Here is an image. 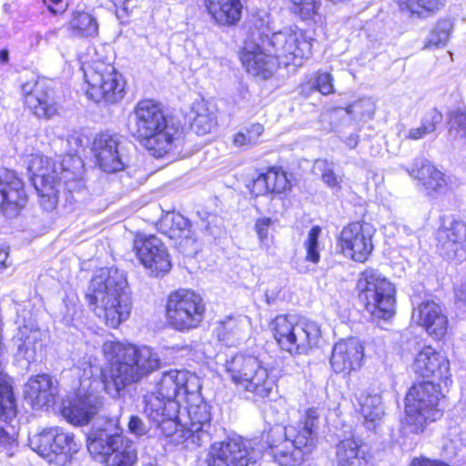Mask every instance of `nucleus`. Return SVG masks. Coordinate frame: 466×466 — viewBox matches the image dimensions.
<instances>
[{
    "label": "nucleus",
    "mask_w": 466,
    "mask_h": 466,
    "mask_svg": "<svg viewBox=\"0 0 466 466\" xmlns=\"http://www.w3.org/2000/svg\"><path fill=\"white\" fill-rule=\"evenodd\" d=\"M106 364L101 370L104 389L113 398L120 397L128 386L139 382L161 367L157 351L148 346H125L106 340L102 346Z\"/></svg>",
    "instance_id": "nucleus-1"
},
{
    "label": "nucleus",
    "mask_w": 466,
    "mask_h": 466,
    "mask_svg": "<svg viewBox=\"0 0 466 466\" xmlns=\"http://www.w3.org/2000/svg\"><path fill=\"white\" fill-rule=\"evenodd\" d=\"M268 45L272 48V51L267 50L268 54L265 46L247 42L240 56L248 73L261 79L271 77L279 63L300 66L302 59L310 53L309 42L300 31L291 28L274 33Z\"/></svg>",
    "instance_id": "nucleus-2"
},
{
    "label": "nucleus",
    "mask_w": 466,
    "mask_h": 466,
    "mask_svg": "<svg viewBox=\"0 0 466 466\" xmlns=\"http://www.w3.org/2000/svg\"><path fill=\"white\" fill-rule=\"evenodd\" d=\"M198 379L182 370L164 372L157 383V391L144 395V413L164 436L176 431L180 400H187L199 390Z\"/></svg>",
    "instance_id": "nucleus-3"
},
{
    "label": "nucleus",
    "mask_w": 466,
    "mask_h": 466,
    "mask_svg": "<svg viewBox=\"0 0 466 466\" xmlns=\"http://www.w3.org/2000/svg\"><path fill=\"white\" fill-rule=\"evenodd\" d=\"M129 130L156 157L170 152L182 137L181 126L168 119L161 105L152 99L137 104L129 116Z\"/></svg>",
    "instance_id": "nucleus-4"
},
{
    "label": "nucleus",
    "mask_w": 466,
    "mask_h": 466,
    "mask_svg": "<svg viewBox=\"0 0 466 466\" xmlns=\"http://www.w3.org/2000/svg\"><path fill=\"white\" fill-rule=\"evenodd\" d=\"M319 416L316 409H309L303 422L269 430L266 441L276 462L295 466L306 461L317 444Z\"/></svg>",
    "instance_id": "nucleus-5"
},
{
    "label": "nucleus",
    "mask_w": 466,
    "mask_h": 466,
    "mask_svg": "<svg viewBox=\"0 0 466 466\" xmlns=\"http://www.w3.org/2000/svg\"><path fill=\"white\" fill-rule=\"evenodd\" d=\"M127 279L117 268H101L92 278L86 297L99 317L106 323L116 328L126 320L131 309V300L127 291Z\"/></svg>",
    "instance_id": "nucleus-6"
},
{
    "label": "nucleus",
    "mask_w": 466,
    "mask_h": 466,
    "mask_svg": "<svg viewBox=\"0 0 466 466\" xmlns=\"http://www.w3.org/2000/svg\"><path fill=\"white\" fill-rule=\"evenodd\" d=\"M224 367L231 382L248 400L265 401L276 387L268 369L253 354L236 353L226 360Z\"/></svg>",
    "instance_id": "nucleus-7"
},
{
    "label": "nucleus",
    "mask_w": 466,
    "mask_h": 466,
    "mask_svg": "<svg viewBox=\"0 0 466 466\" xmlns=\"http://www.w3.org/2000/svg\"><path fill=\"white\" fill-rule=\"evenodd\" d=\"M119 418L106 419L105 426H93L87 435V450L94 457L107 459L108 466H133L137 450L130 440L118 432Z\"/></svg>",
    "instance_id": "nucleus-8"
},
{
    "label": "nucleus",
    "mask_w": 466,
    "mask_h": 466,
    "mask_svg": "<svg viewBox=\"0 0 466 466\" xmlns=\"http://www.w3.org/2000/svg\"><path fill=\"white\" fill-rule=\"evenodd\" d=\"M186 413H177L174 419L176 431L168 437L182 443L187 449H194L208 443L212 438L210 406L203 400L198 391L193 392L187 400Z\"/></svg>",
    "instance_id": "nucleus-9"
},
{
    "label": "nucleus",
    "mask_w": 466,
    "mask_h": 466,
    "mask_svg": "<svg viewBox=\"0 0 466 466\" xmlns=\"http://www.w3.org/2000/svg\"><path fill=\"white\" fill-rule=\"evenodd\" d=\"M441 397L440 384L435 381L413 385L405 398L403 429L415 434L423 432L429 423L441 417L442 411L439 407Z\"/></svg>",
    "instance_id": "nucleus-10"
},
{
    "label": "nucleus",
    "mask_w": 466,
    "mask_h": 466,
    "mask_svg": "<svg viewBox=\"0 0 466 466\" xmlns=\"http://www.w3.org/2000/svg\"><path fill=\"white\" fill-rule=\"evenodd\" d=\"M269 326L280 349L291 355L308 354L320 337V328L316 322L295 315H279Z\"/></svg>",
    "instance_id": "nucleus-11"
},
{
    "label": "nucleus",
    "mask_w": 466,
    "mask_h": 466,
    "mask_svg": "<svg viewBox=\"0 0 466 466\" xmlns=\"http://www.w3.org/2000/svg\"><path fill=\"white\" fill-rule=\"evenodd\" d=\"M359 299L375 319H389L395 314V288L381 273L367 268L360 274Z\"/></svg>",
    "instance_id": "nucleus-12"
},
{
    "label": "nucleus",
    "mask_w": 466,
    "mask_h": 466,
    "mask_svg": "<svg viewBox=\"0 0 466 466\" xmlns=\"http://www.w3.org/2000/svg\"><path fill=\"white\" fill-rule=\"evenodd\" d=\"M88 87L86 96L96 104H116L125 93V81L116 67L105 61L96 60L83 66Z\"/></svg>",
    "instance_id": "nucleus-13"
},
{
    "label": "nucleus",
    "mask_w": 466,
    "mask_h": 466,
    "mask_svg": "<svg viewBox=\"0 0 466 466\" xmlns=\"http://www.w3.org/2000/svg\"><path fill=\"white\" fill-rule=\"evenodd\" d=\"M27 170L38 194L39 204L46 211L53 210L58 203L60 180L66 177L68 170L62 165L56 167L51 158L39 154L30 156Z\"/></svg>",
    "instance_id": "nucleus-14"
},
{
    "label": "nucleus",
    "mask_w": 466,
    "mask_h": 466,
    "mask_svg": "<svg viewBox=\"0 0 466 466\" xmlns=\"http://www.w3.org/2000/svg\"><path fill=\"white\" fill-rule=\"evenodd\" d=\"M167 318L177 330L197 328L203 320L205 304L201 296L193 290L180 289L167 299Z\"/></svg>",
    "instance_id": "nucleus-15"
},
{
    "label": "nucleus",
    "mask_w": 466,
    "mask_h": 466,
    "mask_svg": "<svg viewBox=\"0 0 466 466\" xmlns=\"http://www.w3.org/2000/svg\"><path fill=\"white\" fill-rule=\"evenodd\" d=\"M30 447L40 456L50 461L56 459L58 463H66L79 450L80 445L70 433L60 427L45 429L29 438Z\"/></svg>",
    "instance_id": "nucleus-16"
},
{
    "label": "nucleus",
    "mask_w": 466,
    "mask_h": 466,
    "mask_svg": "<svg viewBox=\"0 0 466 466\" xmlns=\"http://www.w3.org/2000/svg\"><path fill=\"white\" fill-rule=\"evenodd\" d=\"M260 452L235 435L211 446L209 466H254Z\"/></svg>",
    "instance_id": "nucleus-17"
},
{
    "label": "nucleus",
    "mask_w": 466,
    "mask_h": 466,
    "mask_svg": "<svg viewBox=\"0 0 466 466\" xmlns=\"http://www.w3.org/2000/svg\"><path fill=\"white\" fill-rule=\"evenodd\" d=\"M373 227L365 222H353L340 232L338 247L341 253L357 262H365L373 249Z\"/></svg>",
    "instance_id": "nucleus-18"
},
{
    "label": "nucleus",
    "mask_w": 466,
    "mask_h": 466,
    "mask_svg": "<svg viewBox=\"0 0 466 466\" xmlns=\"http://www.w3.org/2000/svg\"><path fill=\"white\" fill-rule=\"evenodd\" d=\"M437 247L448 260L461 262L466 258V223L461 219L444 220L436 232Z\"/></svg>",
    "instance_id": "nucleus-19"
},
{
    "label": "nucleus",
    "mask_w": 466,
    "mask_h": 466,
    "mask_svg": "<svg viewBox=\"0 0 466 466\" xmlns=\"http://www.w3.org/2000/svg\"><path fill=\"white\" fill-rule=\"evenodd\" d=\"M103 407V399L92 389L77 390L63 404L62 415L74 425L87 424Z\"/></svg>",
    "instance_id": "nucleus-20"
},
{
    "label": "nucleus",
    "mask_w": 466,
    "mask_h": 466,
    "mask_svg": "<svg viewBox=\"0 0 466 466\" xmlns=\"http://www.w3.org/2000/svg\"><path fill=\"white\" fill-rule=\"evenodd\" d=\"M122 144V137L117 134L101 133L95 137L92 150L102 170L115 173L124 169L127 157Z\"/></svg>",
    "instance_id": "nucleus-21"
},
{
    "label": "nucleus",
    "mask_w": 466,
    "mask_h": 466,
    "mask_svg": "<svg viewBox=\"0 0 466 466\" xmlns=\"http://www.w3.org/2000/svg\"><path fill=\"white\" fill-rule=\"evenodd\" d=\"M134 248L139 261L152 275L158 277L171 268V260L163 242L156 236L138 237L134 241Z\"/></svg>",
    "instance_id": "nucleus-22"
},
{
    "label": "nucleus",
    "mask_w": 466,
    "mask_h": 466,
    "mask_svg": "<svg viewBox=\"0 0 466 466\" xmlns=\"http://www.w3.org/2000/svg\"><path fill=\"white\" fill-rule=\"evenodd\" d=\"M22 93L25 104L30 111L40 118L49 119L56 115L57 104L54 90L44 79L23 84Z\"/></svg>",
    "instance_id": "nucleus-23"
},
{
    "label": "nucleus",
    "mask_w": 466,
    "mask_h": 466,
    "mask_svg": "<svg viewBox=\"0 0 466 466\" xmlns=\"http://www.w3.org/2000/svg\"><path fill=\"white\" fill-rule=\"evenodd\" d=\"M27 196L24 183L12 170L0 173V208L7 218L16 217L25 206Z\"/></svg>",
    "instance_id": "nucleus-24"
},
{
    "label": "nucleus",
    "mask_w": 466,
    "mask_h": 466,
    "mask_svg": "<svg viewBox=\"0 0 466 466\" xmlns=\"http://www.w3.org/2000/svg\"><path fill=\"white\" fill-rule=\"evenodd\" d=\"M416 373L431 381L444 382L450 378V363L445 356L436 351L432 347H424L416 356L413 362Z\"/></svg>",
    "instance_id": "nucleus-25"
},
{
    "label": "nucleus",
    "mask_w": 466,
    "mask_h": 466,
    "mask_svg": "<svg viewBox=\"0 0 466 466\" xmlns=\"http://www.w3.org/2000/svg\"><path fill=\"white\" fill-rule=\"evenodd\" d=\"M364 358V346L360 339L340 340L333 347L330 365L336 373H350L359 370Z\"/></svg>",
    "instance_id": "nucleus-26"
},
{
    "label": "nucleus",
    "mask_w": 466,
    "mask_h": 466,
    "mask_svg": "<svg viewBox=\"0 0 466 466\" xmlns=\"http://www.w3.org/2000/svg\"><path fill=\"white\" fill-rule=\"evenodd\" d=\"M11 342L15 356L30 363L35 360L36 352L42 348L41 330L35 322L30 319L23 325H18Z\"/></svg>",
    "instance_id": "nucleus-27"
},
{
    "label": "nucleus",
    "mask_w": 466,
    "mask_h": 466,
    "mask_svg": "<svg viewBox=\"0 0 466 466\" xmlns=\"http://www.w3.org/2000/svg\"><path fill=\"white\" fill-rule=\"evenodd\" d=\"M412 319L437 339L442 338L448 329V318L441 306L432 300L421 302L412 313Z\"/></svg>",
    "instance_id": "nucleus-28"
},
{
    "label": "nucleus",
    "mask_w": 466,
    "mask_h": 466,
    "mask_svg": "<svg viewBox=\"0 0 466 466\" xmlns=\"http://www.w3.org/2000/svg\"><path fill=\"white\" fill-rule=\"evenodd\" d=\"M408 173L420 182L425 193L430 197H437L447 188L445 175L437 169L424 157H417Z\"/></svg>",
    "instance_id": "nucleus-29"
},
{
    "label": "nucleus",
    "mask_w": 466,
    "mask_h": 466,
    "mask_svg": "<svg viewBox=\"0 0 466 466\" xmlns=\"http://www.w3.org/2000/svg\"><path fill=\"white\" fill-rule=\"evenodd\" d=\"M25 400L33 409L38 410L55 403L56 388L53 380L46 374L37 375L31 378L25 385Z\"/></svg>",
    "instance_id": "nucleus-30"
},
{
    "label": "nucleus",
    "mask_w": 466,
    "mask_h": 466,
    "mask_svg": "<svg viewBox=\"0 0 466 466\" xmlns=\"http://www.w3.org/2000/svg\"><path fill=\"white\" fill-rule=\"evenodd\" d=\"M360 413L364 419V424L368 430L375 429L380 422L384 410L381 397L379 394L361 392L358 397Z\"/></svg>",
    "instance_id": "nucleus-31"
},
{
    "label": "nucleus",
    "mask_w": 466,
    "mask_h": 466,
    "mask_svg": "<svg viewBox=\"0 0 466 466\" xmlns=\"http://www.w3.org/2000/svg\"><path fill=\"white\" fill-rule=\"evenodd\" d=\"M337 460L338 466H373L360 446L351 439L338 444Z\"/></svg>",
    "instance_id": "nucleus-32"
},
{
    "label": "nucleus",
    "mask_w": 466,
    "mask_h": 466,
    "mask_svg": "<svg viewBox=\"0 0 466 466\" xmlns=\"http://www.w3.org/2000/svg\"><path fill=\"white\" fill-rule=\"evenodd\" d=\"M98 22L90 13L74 11L67 23L68 31L75 36L93 38L98 35Z\"/></svg>",
    "instance_id": "nucleus-33"
},
{
    "label": "nucleus",
    "mask_w": 466,
    "mask_h": 466,
    "mask_svg": "<svg viewBox=\"0 0 466 466\" xmlns=\"http://www.w3.org/2000/svg\"><path fill=\"white\" fill-rule=\"evenodd\" d=\"M248 324L247 317H231L218 322L216 329L219 340L227 344H234L242 339V334Z\"/></svg>",
    "instance_id": "nucleus-34"
},
{
    "label": "nucleus",
    "mask_w": 466,
    "mask_h": 466,
    "mask_svg": "<svg viewBox=\"0 0 466 466\" xmlns=\"http://www.w3.org/2000/svg\"><path fill=\"white\" fill-rule=\"evenodd\" d=\"M158 227L170 238H188L189 222L181 214L167 213L160 218Z\"/></svg>",
    "instance_id": "nucleus-35"
},
{
    "label": "nucleus",
    "mask_w": 466,
    "mask_h": 466,
    "mask_svg": "<svg viewBox=\"0 0 466 466\" xmlns=\"http://www.w3.org/2000/svg\"><path fill=\"white\" fill-rule=\"evenodd\" d=\"M16 405L12 386L6 374L0 370V420L10 422L16 416Z\"/></svg>",
    "instance_id": "nucleus-36"
},
{
    "label": "nucleus",
    "mask_w": 466,
    "mask_h": 466,
    "mask_svg": "<svg viewBox=\"0 0 466 466\" xmlns=\"http://www.w3.org/2000/svg\"><path fill=\"white\" fill-rule=\"evenodd\" d=\"M191 128L199 136L211 131L216 125V116L210 112L203 100L196 101L192 105Z\"/></svg>",
    "instance_id": "nucleus-37"
},
{
    "label": "nucleus",
    "mask_w": 466,
    "mask_h": 466,
    "mask_svg": "<svg viewBox=\"0 0 466 466\" xmlns=\"http://www.w3.org/2000/svg\"><path fill=\"white\" fill-rule=\"evenodd\" d=\"M447 0H400L412 15L426 18L435 15L444 7Z\"/></svg>",
    "instance_id": "nucleus-38"
},
{
    "label": "nucleus",
    "mask_w": 466,
    "mask_h": 466,
    "mask_svg": "<svg viewBox=\"0 0 466 466\" xmlns=\"http://www.w3.org/2000/svg\"><path fill=\"white\" fill-rule=\"evenodd\" d=\"M220 13L216 14L212 20L218 25L231 26L239 22L242 15L243 5L240 0H229L221 8Z\"/></svg>",
    "instance_id": "nucleus-39"
},
{
    "label": "nucleus",
    "mask_w": 466,
    "mask_h": 466,
    "mask_svg": "<svg viewBox=\"0 0 466 466\" xmlns=\"http://www.w3.org/2000/svg\"><path fill=\"white\" fill-rule=\"evenodd\" d=\"M263 132L264 127L261 124L253 123L234 135L233 145L237 147H252L258 144V138Z\"/></svg>",
    "instance_id": "nucleus-40"
},
{
    "label": "nucleus",
    "mask_w": 466,
    "mask_h": 466,
    "mask_svg": "<svg viewBox=\"0 0 466 466\" xmlns=\"http://www.w3.org/2000/svg\"><path fill=\"white\" fill-rule=\"evenodd\" d=\"M452 28L453 25L451 20H440L428 35L427 46L438 47L445 46L450 39Z\"/></svg>",
    "instance_id": "nucleus-41"
},
{
    "label": "nucleus",
    "mask_w": 466,
    "mask_h": 466,
    "mask_svg": "<svg viewBox=\"0 0 466 466\" xmlns=\"http://www.w3.org/2000/svg\"><path fill=\"white\" fill-rule=\"evenodd\" d=\"M290 11L302 20L313 19L320 7V0H288Z\"/></svg>",
    "instance_id": "nucleus-42"
},
{
    "label": "nucleus",
    "mask_w": 466,
    "mask_h": 466,
    "mask_svg": "<svg viewBox=\"0 0 466 466\" xmlns=\"http://www.w3.org/2000/svg\"><path fill=\"white\" fill-rule=\"evenodd\" d=\"M270 193L281 194L290 188V182L286 172L279 167H270L267 172Z\"/></svg>",
    "instance_id": "nucleus-43"
},
{
    "label": "nucleus",
    "mask_w": 466,
    "mask_h": 466,
    "mask_svg": "<svg viewBox=\"0 0 466 466\" xmlns=\"http://www.w3.org/2000/svg\"><path fill=\"white\" fill-rule=\"evenodd\" d=\"M321 234V228L319 226H314L310 228L308 233L307 238L303 245L306 249V259L314 264L319 261V238Z\"/></svg>",
    "instance_id": "nucleus-44"
},
{
    "label": "nucleus",
    "mask_w": 466,
    "mask_h": 466,
    "mask_svg": "<svg viewBox=\"0 0 466 466\" xmlns=\"http://www.w3.org/2000/svg\"><path fill=\"white\" fill-rule=\"evenodd\" d=\"M348 115L360 120L371 118L375 113V105L370 98H361L345 108Z\"/></svg>",
    "instance_id": "nucleus-45"
},
{
    "label": "nucleus",
    "mask_w": 466,
    "mask_h": 466,
    "mask_svg": "<svg viewBox=\"0 0 466 466\" xmlns=\"http://www.w3.org/2000/svg\"><path fill=\"white\" fill-rule=\"evenodd\" d=\"M315 167L321 172L322 180L331 188H340L341 177L337 176L333 169V164L326 159H318Z\"/></svg>",
    "instance_id": "nucleus-46"
},
{
    "label": "nucleus",
    "mask_w": 466,
    "mask_h": 466,
    "mask_svg": "<svg viewBox=\"0 0 466 466\" xmlns=\"http://www.w3.org/2000/svg\"><path fill=\"white\" fill-rule=\"evenodd\" d=\"M273 223L274 222L270 218H260L257 219L255 223V230L261 246H268L269 229Z\"/></svg>",
    "instance_id": "nucleus-47"
},
{
    "label": "nucleus",
    "mask_w": 466,
    "mask_h": 466,
    "mask_svg": "<svg viewBox=\"0 0 466 466\" xmlns=\"http://www.w3.org/2000/svg\"><path fill=\"white\" fill-rule=\"evenodd\" d=\"M442 114L436 108H431L423 116L421 125L424 130L429 134L433 133L436 127L442 121Z\"/></svg>",
    "instance_id": "nucleus-48"
},
{
    "label": "nucleus",
    "mask_w": 466,
    "mask_h": 466,
    "mask_svg": "<svg viewBox=\"0 0 466 466\" xmlns=\"http://www.w3.org/2000/svg\"><path fill=\"white\" fill-rule=\"evenodd\" d=\"M451 133L456 137H466V112H453L450 118Z\"/></svg>",
    "instance_id": "nucleus-49"
},
{
    "label": "nucleus",
    "mask_w": 466,
    "mask_h": 466,
    "mask_svg": "<svg viewBox=\"0 0 466 466\" xmlns=\"http://www.w3.org/2000/svg\"><path fill=\"white\" fill-rule=\"evenodd\" d=\"M128 431L131 434L141 437L149 431L147 424L137 415H132L128 420Z\"/></svg>",
    "instance_id": "nucleus-50"
},
{
    "label": "nucleus",
    "mask_w": 466,
    "mask_h": 466,
    "mask_svg": "<svg viewBox=\"0 0 466 466\" xmlns=\"http://www.w3.org/2000/svg\"><path fill=\"white\" fill-rule=\"evenodd\" d=\"M16 446L15 440L0 428V453H5V456L11 457Z\"/></svg>",
    "instance_id": "nucleus-51"
},
{
    "label": "nucleus",
    "mask_w": 466,
    "mask_h": 466,
    "mask_svg": "<svg viewBox=\"0 0 466 466\" xmlns=\"http://www.w3.org/2000/svg\"><path fill=\"white\" fill-rule=\"evenodd\" d=\"M316 88L322 95H329L334 92V87L332 84V76L329 73H320L316 78L315 81Z\"/></svg>",
    "instance_id": "nucleus-52"
},
{
    "label": "nucleus",
    "mask_w": 466,
    "mask_h": 466,
    "mask_svg": "<svg viewBox=\"0 0 466 466\" xmlns=\"http://www.w3.org/2000/svg\"><path fill=\"white\" fill-rule=\"evenodd\" d=\"M266 173L259 175L253 182L252 192L258 195H264L270 192Z\"/></svg>",
    "instance_id": "nucleus-53"
},
{
    "label": "nucleus",
    "mask_w": 466,
    "mask_h": 466,
    "mask_svg": "<svg viewBox=\"0 0 466 466\" xmlns=\"http://www.w3.org/2000/svg\"><path fill=\"white\" fill-rule=\"evenodd\" d=\"M409 466H451L440 460H431L425 457L414 458Z\"/></svg>",
    "instance_id": "nucleus-54"
},
{
    "label": "nucleus",
    "mask_w": 466,
    "mask_h": 466,
    "mask_svg": "<svg viewBox=\"0 0 466 466\" xmlns=\"http://www.w3.org/2000/svg\"><path fill=\"white\" fill-rule=\"evenodd\" d=\"M427 135H429V133L423 129L422 125L420 124L419 127L410 128L407 137L411 140H419Z\"/></svg>",
    "instance_id": "nucleus-55"
},
{
    "label": "nucleus",
    "mask_w": 466,
    "mask_h": 466,
    "mask_svg": "<svg viewBox=\"0 0 466 466\" xmlns=\"http://www.w3.org/2000/svg\"><path fill=\"white\" fill-rule=\"evenodd\" d=\"M457 303L466 304V280L455 288Z\"/></svg>",
    "instance_id": "nucleus-56"
},
{
    "label": "nucleus",
    "mask_w": 466,
    "mask_h": 466,
    "mask_svg": "<svg viewBox=\"0 0 466 466\" xmlns=\"http://www.w3.org/2000/svg\"><path fill=\"white\" fill-rule=\"evenodd\" d=\"M8 252L5 248H0V273L7 268Z\"/></svg>",
    "instance_id": "nucleus-57"
},
{
    "label": "nucleus",
    "mask_w": 466,
    "mask_h": 466,
    "mask_svg": "<svg viewBox=\"0 0 466 466\" xmlns=\"http://www.w3.org/2000/svg\"><path fill=\"white\" fill-rule=\"evenodd\" d=\"M345 143L350 148H355L358 146L359 137L356 134H350L347 137Z\"/></svg>",
    "instance_id": "nucleus-58"
},
{
    "label": "nucleus",
    "mask_w": 466,
    "mask_h": 466,
    "mask_svg": "<svg viewBox=\"0 0 466 466\" xmlns=\"http://www.w3.org/2000/svg\"><path fill=\"white\" fill-rule=\"evenodd\" d=\"M216 219H217V218H214V217L206 218L205 219L203 218L204 228L211 235H215L216 231L210 227V223L214 222Z\"/></svg>",
    "instance_id": "nucleus-59"
},
{
    "label": "nucleus",
    "mask_w": 466,
    "mask_h": 466,
    "mask_svg": "<svg viewBox=\"0 0 466 466\" xmlns=\"http://www.w3.org/2000/svg\"><path fill=\"white\" fill-rule=\"evenodd\" d=\"M114 5L116 8V12L118 9H121L122 11L127 10V0H110Z\"/></svg>",
    "instance_id": "nucleus-60"
},
{
    "label": "nucleus",
    "mask_w": 466,
    "mask_h": 466,
    "mask_svg": "<svg viewBox=\"0 0 466 466\" xmlns=\"http://www.w3.org/2000/svg\"><path fill=\"white\" fill-rule=\"evenodd\" d=\"M44 2L47 5L48 9L51 12L58 13V12L61 11L59 9H56L54 6L51 5H58V4H60L61 0H44Z\"/></svg>",
    "instance_id": "nucleus-61"
},
{
    "label": "nucleus",
    "mask_w": 466,
    "mask_h": 466,
    "mask_svg": "<svg viewBox=\"0 0 466 466\" xmlns=\"http://www.w3.org/2000/svg\"><path fill=\"white\" fill-rule=\"evenodd\" d=\"M9 61V52L7 49L0 50V64L5 65Z\"/></svg>",
    "instance_id": "nucleus-62"
},
{
    "label": "nucleus",
    "mask_w": 466,
    "mask_h": 466,
    "mask_svg": "<svg viewBox=\"0 0 466 466\" xmlns=\"http://www.w3.org/2000/svg\"><path fill=\"white\" fill-rule=\"evenodd\" d=\"M145 466H158L157 464H154V463H148L147 465H145Z\"/></svg>",
    "instance_id": "nucleus-63"
}]
</instances>
